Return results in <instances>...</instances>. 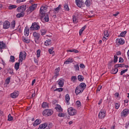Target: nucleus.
I'll return each mask as SVG.
<instances>
[{
    "label": "nucleus",
    "instance_id": "60",
    "mask_svg": "<svg viewBox=\"0 0 129 129\" xmlns=\"http://www.w3.org/2000/svg\"><path fill=\"white\" fill-rule=\"evenodd\" d=\"M32 97H35V96H36V94H35V91L33 92V91H32Z\"/></svg>",
    "mask_w": 129,
    "mask_h": 129
},
{
    "label": "nucleus",
    "instance_id": "48",
    "mask_svg": "<svg viewBox=\"0 0 129 129\" xmlns=\"http://www.w3.org/2000/svg\"><path fill=\"white\" fill-rule=\"evenodd\" d=\"M76 71H79V65L76 64L74 66Z\"/></svg>",
    "mask_w": 129,
    "mask_h": 129
},
{
    "label": "nucleus",
    "instance_id": "51",
    "mask_svg": "<svg viewBox=\"0 0 129 129\" xmlns=\"http://www.w3.org/2000/svg\"><path fill=\"white\" fill-rule=\"evenodd\" d=\"M114 63H116L117 62V59H118V57L117 56H116V55H115L114 56Z\"/></svg>",
    "mask_w": 129,
    "mask_h": 129
},
{
    "label": "nucleus",
    "instance_id": "18",
    "mask_svg": "<svg viewBox=\"0 0 129 129\" xmlns=\"http://www.w3.org/2000/svg\"><path fill=\"white\" fill-rule=\"evenodd\" d=\"M48 126V124L47 123H44L39 125V127L38 129H45Z\"/></svg>",
    "mask_w": 129,
    "mask_h": 129
},
{
    "label": "nucleus",
    "instance_id": "7",
    "mask_svg": "<svg viewBox=\"0 0 129 129\" xmlns=\"http://www.w3.org/2000/svg\"><path fill=\"white\" fill-rule=\"evenodd\" d=\"M26 6L25 5L21 6L17 9V12L19 13H24L26 11Z\"/></svg>",
    "mask_w": 129,
    "mask_h": 129
},
{
    "label": "nucleus",
    "instance_id": "14",
    "mask_svg": "<svg viewBox=\"0 0 129 129\" xmlns=\"http://www.w3.org/2000/svg\"><path fill=\"white\" fill-rule=\"evenodd\" d=\"M65 81L63 79H60L58 81V84L59 87H63L64 86V82Z\"/></svg>",
    "mask_w": 129,
    "mask_h": 129
},
{
    "label": "nucleus",
    "instance_id": "46",
    "mask_svg": "<svg viewBox=\"0 0 129 129\" xmlns=\"http://www.w3.org/2000/svg\"><path fill=\"white\" fill-rule=\"evenodd\" d=\"M14 119V118L13 117V116H12V115H11V114H10L8 115V120L9 121H12V120H13Z\"/></svg>",
    "mask_w": 129,
    "mask_h": 129
},
{
    "label": "nucleus",
    "instance_id": "38",
    "mask_svg": "<svg viewBox=\"0 0 129 129\" xmlns=\"http://www.w3.org/2000/svg\"><path fill=\"white\" fill-rule=\"evenodd\" d=\"M40 32H41V35H42V36H44V35H46V33H47V30L42 29L40 30Z\"/></svg>",
    "mask_w": 129,
    "mask_h": 129
},
{
    "label": "nucleus",
    "instance_id": "16",
    "mask_svg": "<svg viewBox=\"0 0 129 129\" xmlns=\"http://www.w3.org/2000/svg\"><path fill=\"white\" fill-rule=\"evenodd\" d=\"M65 100H66V103H67V105H69L70 104V102H69L70 100V97L69 96V94L66 95Z\"/></svg>",
    "mask_w": 129,
    "mask_h": 129
},
{
    "label": "nucleus",
    "instance_id": "32",
    "mask_svg": "<svg viewBox=\"0 0 129 129\" xmlns=\"http://www.w3.org/2000/svg\"><path fill=\"white\" fill-rule=\"evenodd\" d=\"M63 8L64 11H67V12H69V11H70V9H69V7H68V5H67V4L64 5Z\"/></svg>",
    "mask_w": 129,
    "mask_h": 129
},
{
    "label": "nucleus",
    "instance_id": "52",
    "mask_svg": "<svg viewBox=\"0 0 129 129\" xmlns=\"http://www.w3.org/2000/svg\"><path fill=\"white\" fill-rule=\"evenodd\" d=\"M128 69H126L124 70H123L122 71H121L120 72V75H123V74H124V73H125V72H126L127 71Z\"/></svg>",
    "mask_w": 129,
    "mask_h": 129
},
{
    "label": "nucleus",
    "instance_id": "29",
    "mask_svg": "<svg viewBox=\"0 0 129 129\" xmlns=\"http://www.w3.org/2000/svg\"><path fill=\"white\" fill-rule=\"evenodd\" d=\"M60 10H61L60 5H59L56 8H54V13H55V14H56V13H59V11H60Z\"/></svg>",
    "mask_w": 129,
    "mask_h": 129
},
{
    "label": "nucleus",
    "instance_id": "41",
    "mask_svg": "<svg viewBox=\"0 0 129 129\" xmlns=\"http://www.w3.org/2000/svg\"><path fill=\"white\" fill-rule=\"evenodd\" d=\"M125 34H126V31H123L118 35V37H124Z\"/></svg>",
    "mask_w": 129,
    "mask_h": 129
},
{
    "label": "nucleus",
    "instance_id": "15",
    "mask_svg": "<svg viewBox=\"0 0 129 129\" xmlns=\"http://www.w3.org/2000/svg\"><path fill=\"white\" fill-rule=\"evenodd\" d=\"M83 91V90L82 89H81L79 86L77 87L75 90L76 95H78L79 93H82Z\"/></svg>",
    "mask_w": 129,
    "mask_h": 129
},
{
    "label": "nucleus",
    "instance_id": "53",
    "mask_svg": "<svg viewBox=\"0 0 129 129\" xmlns=\"http://www.w3.org/2000/svg\"><path fill=\"white\" fill-rule=\"evenodd\" d=\"M53 50H54V48L51 47L50 49H49L48 52L49 54H53Z\"/></svg>",
    "mask_w": 129,
    "mask_h": 129
},
{
    "label": "nucleus",
    "instance_id": "62",
    "mask_svg": "<svg viewBox=\"0 0 129 129\" xmlns=\"http://www.w3.org/2000/svg\"><path fill=\"white\" fill-rule=\"evenodd\" d=\"M10 72H9L10 74H11V75H14V71H13V70L10 69Z\"/></svg>",
    "mask_w": 129,
    "mask_h": 129
},
{
    "label": "nucleus",
    "instance_id": "31",
    "mask_svg": "<svg viewBox=\"0 0 129 129\" xmlns=\"http://www.w3.org/2000/svg\"><path fill=\"white\" fill-rule=\"evenodd\" d=\"M42 106L43 108H48L49 107V105L47 102H43Z\"/></svg>",
    "mask_w": 129,
    "mask_h": 129
},
{
    "label": "nucleus",
    "instance_id": "23",
    "mask_svg": "<svg viewBox=\"0 0 129 129\" xmlns=\"http://www.w3.org/2000/svg\"><path fill=\"white\" fill-rule=\"evenodd\" d=\"M6 48V43H4V42L0 41V50H2V49H5Z\"/></svg>",
    "mask_w": 129,
    "mask_h": 129
},
{
    "label": "nucleus",
    "instance_id": "55",
    "mask_svg": "<svg viewBox=\"0 0 129 129\" xmlns=\"http://www.w3.org/2000/svg\"><path fill=\"white\" fill-rule=\"evenodd\" d=\"M67 60L69 61L70 63H73V59L72 58H69Z\"/></svg>",
    "mask_w": 129,
    "mask_h": 129
},
{
    "label": "nucleus",
    "instance_id": "22",
    "mask_svg": "<svg viewBox=\"0 0 129 129\" xmlns=\"http://www.w3.org/2000/svg\"><path fill=\"white\" fill-rule=\"evenodd\" d=\"M117 72H118V69H117L116 68L112 69V70L110 71V73H111V74H116Z\"/></svg>",
    "mask_w": 129,
    "mask_h": 129
},
{
    "label": "nucleus",
    "instance_id": "4",
    "mask_svg": "<svg viewBox=\"0 0 129 129\" xmlns=\"http://www.w3.org/2000/svg\"><path fill=\"white\" fill-rule=\"evenodd\" d=\"M30 29L33 31H38V30H40V25H39V23H37V22H34L32 23Z\"/></svg>",
    "mask_w": 129,
    "mask_h": 129
},
{
    "label": "nucleus",
    "instance_id": "63",
    "mask_svg": "<svg viewBox=\"0 0 129 129\" xmlns=\"http://www.w3.org/2000/svg\"><path fill=\"white\" fill-rule=\"evenodd\" d=\"M73 52H74V53H79V51L76 49H73Z\"/></svg>",
    "mask_w": 129,
    "mask_h": 129
},
{
    "label": "nucleus",
    "instance_id": "21",
    "mask_svg": "<svg viewBox=\"0 0 129 129\" xmlns=\"http://www.w3.org/2000/svg\"><path fill=\"white\" fill-rule=\"evenodd\" d=\"M33 37L35 38L36 40H39L40 38V34L35 32L33 33Z\"/></svg>",
    "mask_w": 129,
    "mask_h": 129
},
{
    "label": "nucleus",
    "instance_id": "36",
    "mask_svg": "<svg viewBox=\"0 0 129 129\" xmlns=\"http://www.w3.org/2000/svg\"><path fill=\"white\" fill-rule=\"evenodd\" d=\"M13 9H17V6L16 5H10L9 6V10H13Z\"/></svg>",
    "mask_w": 129,
    "mask_h": 129
},
{
    "label": "nucleus",
    "instance_id": "24",
    "mask_svg": "<svg viewBox=\"0 0 129 129\" xmlns=\"http://www.w3.org/2000/svg\"><path fill=\"white\" fill-rule=\"evenodd\" d=\"M51 44H52V42H51V40H50V39H48V40H46V41H45V43H44V45L45 46H50V45H51Z\"/></svg>",
    "mask_w": 129,
    "mask_h": 129
},
{
    "label": "nucleus",
    "instance_id": "49",
    "mask_svg": "<svg viewBox=\"0 0 129 129\" xmlns=\"http://www.w3.org/2000/svg\"><path fill=\"white\" fill-rule=\"evenodd\" d=\"M56 109H58V110H59V111L61 112L63 111V109H62V108L61 107V106L58 105L56 107Z\"/></svg>",
    "mask_w": 129,
    "mask_h": 129
},
{
    "label": "nucleus",
    "instance_id": "25",
    "mask_svg": "<svg viewBox=\"0 0 129 129\" xmlns=\"http://www.w3.org/2000/svg\"><path fill=\"white\" fill-rule=\"evenodd\" d=\"M25 16V13L24 12H21L20 13H18L17 14L16 17L17 18H23Z\"/></svg>",
    "mask_w": 129,
    "mask_h": 129
},
{
    "label": "nucleus",
    "instance_id": "6",
    "mask_svg": "<svg viewBox=\"0 0 129 129\" xmlns=\"http://www.w3.org/2000/svg\"><path fill=\"white\" fill-rule=\"evenodd\" d=\"M75 3L78 8H83L84 7L83 0H75Z\"/></svg>",
    "mask_w": 129,
    "mask_h": 129
},
{
    "label": "nucleus",
    "instance_id": "59",
    "mask_svg": "<svg viewBox=\"0 0 129 129\" xmlns=\"http://www.w3.org/2000/svg\"><path fill=\"white\" fill-rule=\"evenodd\" d=\"M59 72H60V69L59 68H57L55 70V73H59Z\"/></svg>",
    "mask_w": 129,
    "mask_h": 129
},
{
    "label": "nucleus",
    "instance_id": "10",
    "mask_svg": "<svg viewBox=\"0 0 129 129\" xmlns=\"http://www.w3.org/2000/svg\"><path fill=\"white\" fill-rule=\"evenodd\" d=\"M11 26V23L8 21H6L3 23V29H9Z\"/></svg>",
    "mask_w": 129,
    "mask_h": 129
},
{
    "label": "nucleus",
    "instance_id": "45",
    "mask_svg": "<svg viewBox=\"0 0 129 129\" xmlns=\"http://www.w3.org/2000/svg\"><path fill=\"white\" fill-rule=\"evenodd\" d=\"M104 35L105 37H108V36H109V34H108V30H105L104 31Z\"/></svg>",
    "mask_w": 129,
    "mask_h": 129
},
{
    "label": "nucleus",
    "instance_id": "33",
    "mask_svg": "<svg viewBox=\"0 0 129 129\" xmlns=\"http://www.w3.org/2000/svg\"><path fill=\"white\" fill-rule=\"evenodd\" d=\"M76 80H77V77L74 76H72L71 77V81H73L74 83H75L76 82Z\"/></svg>",
    "mask_w": 129,
    "mask_h": 129
},
{
    "label": "nucleus",
    "instance_id": "13",
    "mask_svg": "<svg viewBox=\"0 0 129 129\" xmlns=\"http://www.w3.org/2000/svg\"><path fill=\"white\" fill-rule=\"evenodd\" d=\"M129 113V110L128 109H124L121 112V116H126L127 114Z\"/></svg>",
    "mask_w": 129,
    "mask_h": 129
},
{
    "label": "nucleus",
    "instance_id": "50",
    "mask_svg": "<svg viewBox=\"0 0 129 129\" xmlns=\"http://www.w3.org/2000/svg\"><path fill=\"white\" fill-rule=\"evenodd\" d=\"M58 116L59 117H64V116H65V114H64V113H59Z\"/></svg>",
    "mask_w": 129,
    "mask_h": 129
},
{
    "label": "nucleus",
    "instance_id": "47",
    "mask_svg": "<svg viewBox=\"0 0 129 129\" xmlns=\"http://www.w3.org/2000/svg\"><path fill=\"white\" fill-rule=\"evenodd\" d=\"M76 104L78 107H80V106H81V102H80V101H77L76 102Z\"/></svg>",
    "mask_w": 129,
    "mask_h": 129
},
{
    "label": "nucleus",
    "instance_id": "56",
    "mask_svg": "<svg viewBox=\"0 0 129 129\" xmlns=\"http://www.w3.org/2000/svg\"><path fill=\"white\" fill-rule=\"evenodd\" d=\"M115 108H116V109H118V108H119V105L118 104V103L115 104Z\"/></svg>",
    "mask_w": 129,
    "mask_h": 129
},
{
    "label": "nucleus",
    "instance_id": "34",
    "mask_svg": "<svg viewBox=\"0 0 129 129\" xmlns=\"http://www.w3.org/2000/svg\"><path fill=\"white\" fill-rule=\"evenodd\" d=\"M73 22L75 24L78 23V20H77V18H76V16L73 17Z\"/></svg>",
    "mask_w": 129,
    "mask_h": 129
},
{
    "label": "nucleus",
    "instance_id": "28",
    "mask_svg": "<svg viewBox=\"0 0 129 129\" xmlns=\"http://www.w3.org/2000/svg\"><path fill=\"white\" fill-rule=\"evenodd\" d=\"M21 62H16L15 64V69H16V70L17 71H18V70H19V69L20 68V63Z\"/></svg>",
    "mask_w": 129,
    "mask_h": 129
},
{
    "label": "nucleus",
    "instance_id": "9",
    "mask_svg": "<svg viewBox=\"0 0 129 129\" xmlns=\"http://www.w3.org/2000/svg\"><path fill=\"white\" fill-rule=\"evenodd\" d=\"M38 5L37 4H33L32 6H31L29 8V11L30 13H32V12H34L35 10L37 9Z\"/></svg>",
    "mask_w": 129,
    "mask_h": 129
},
{
    "label": "nucleus",
    "instance_id": "26",
    "mask_svg": "<svg viewBox=\"0 0 129 129\" xmlns=\"http://www.w3.org/2000/svg\"><path fill=\"white\" fill-rule=\"evenodd\" d=\"M78 80L79 81H80V82H82V81L84 80V77H83L82 75H79L78 76Z\"/></svg>",
    "mask_w": 129,
    "mask_h": 129
},
{
    "label": "nucleus",
    "instance_id": "19",
    "mask_svg": "<svg viewBox=\"0 0 129 129\" xmlns=\"http://www.w3.org/2000/svg\"><path fill=\"white\" fill-rule=\"evenodd\" d=\"M41 123V119H37L33 123V126H37Z\"/></svg>",
    "mask_w": 129,
    "mask_h": 129
},
{
    "label": "nucleus",
    "instance_id": "1",
    "mask_svg": "<svg viewBox=\"0 0 129 129\" xmlns=\"http://www.w3.org/2000/svg\"><path fill=\"white\" fill-rule=\"evenodd\" d=\"M47 12V7L42 6L40 9V14L42 21L44 22H49V13H46Z\"/></svg>",
    "mask_w": 129,
    "mask_h": 129
},
{
    "label": "nucleus",
    "instance_id": "39",
    "mask_svg": "<svg viewBox=\"0 0 129 129\" xmlns=\"http://www.w3.org/2000/svg\"><path fill=\"white\" fill-rule=\"evenodd\" d=\"M11 27L12 29H15V27H16V21H13L11 23Z\"/></svg>",
    "mask_w": 129,
    "mask_h": 129
},
{
    "label": "nucleus",
    "instance_id": "3",
    "mask_svg": "<svg viewBox=\"0 0 129 129\" xmlns=\"http://www.w3.org/2000/svg\"><path fill=\"white\" fill-rule=\"evenodd\" d=\"M68 112L71 116L76 115V114H77V111L76 109H74L72 107L68 109Z\"/></svg>",
    "mask_w": 129,
    "mask_h": 129
},
{
    "label": "nucleus",
    "instance_id": "61",
    "mask_svg": "<svg viewBox=\"0 0 129 129\" xmlns=\"http://www.w3.org/2000/svg\"><path fill=\"white\" fill-rule=\"evenodd\" d=\"M101 88H102V86H99L97 88V91H100V89H101Z\"/></svg>",
    "mask_w": 129,
    "mask_h": 129
},
{
    "label": "nucleus",
    "instance_id": "17",
    "mask_svg": "<svg viewBox=\"0 0 129 129\" xmlns=\"http://www.w3.org/2000/svg\"><path fill=\"white\" fill-rule=\"evenodd\" d=\"M79 87H80V88L82 90H83V91H84V89H85L86 88V84L84 83H81Z\"/></svg>",
    "mask_w": 129,
    "mask_h": 129
},
{
    "label": "nucleus",
    "instance_id": "43",
    "mask_svg": "<svg viewBox=\"0 0 129 129\" xmlns=\"http://www.w3.org/2000/svg\"><path fill=\"white\" fill-rule=\"evenodd\" d=\"M119 67H123V64H117L115 65V68H119Z\"/></svg>",
    "mask_w": 129,
    "mask_h": 129
},
{
    "label": "nucleus",
    "instance_id": "40",
    "mask_svg": "<svg viewBox=\"0 0 129 129\" xmlns=\"http://www.w3.org/2000/svg\"><path fill=\"white\" fill-rule=\"evenodd\" d=\"M10 62H12L13 63L15 62V56H14V55H11L10 56Z\"/></svg>",
    "mask_w": 129,
    "mask_h": 129
},
{
    "label": "nucleus",
    "instance_id": "30",
    "mask_svg": "<svg viewBox=\"0 0 129 129\" xmlns=\"http://www.w3.org/2000/svg\"><path fill=\"white\" fill-rule=\"evenodd\" d=\"M85 29H86V26H84L80 30V31H79L80 36H81L82 33L83 32V31H84Z\"/></svg>",
    "mask_w": 129,
    "mask_h": 129
},
{
    "label": "nucleus",
    "instance_id": "20",
    "mask_svg": "<svg viewBox=\"0 0 129 129\" xmlns=\"http://www.w3.org/2000/svg\"><path fill=\"white\" fill-rule=\"evenodd\" d=\"M30 34V29L28 28L25 27L24 30V35L26 37H28Z\"/></svg>",
    "mask_w": 129,
    "mask_h": 129
},
{
    "label": "nucleus",
    "instance_id": "12",
    "mask_svg": "<svg viewBox=\"0 0 129 129\" xmlns=\"http://www.w3.org/2000/svg\"><path fill=\"white\" fill-rule=\"evenodd\" d=\"M18 96H19V92L18 91H15L10 94V97H11V98H17Z\"/></svg>",
    "mask_w": 129,
    "mask_h": 129
},
{
    "label": "nucleus",
    "instance_id": "37",
    "mask_svg": "<svg viewBox=\"0 0 129 129\" xmlns=\"http://www.w3.org/2000/svg\"><path fill=\"white\" fill-rule=\"evenodd\" d=\"M22 40L24 43H26L27 44H29L30 43V40L27 39L26 38H23Z\"/></svg>",
    "mask_w": 129,
    "mask_h": 129
},
{
    "label": "nucleus",
    "instance_id": "5",
    "mask_svg": "<svg viewBox=\"0 0 129 129\" xmlns=\"http://www.w3.org/2000/svg\"><path fill=\"white\" fill-rule=\"evenodd\" d=\"M42 113L44 116H49L53 114V110L51 109H45L43 111Z\"/></svg>",
    "mask_w": 129,
    "mask_h": 129
},
{
    "label": "nucleus",
    "instance_id": "2",
    "mask_svg": "<svg viewBox=\"0 0 129 129\" xmlns=\"http://www.w3.org/2000/svg\"><path fill=\"white\" fill-rule=\"evenodd\" d=\"M26 56H27V53H26L25 51L20 52L19 54V62H23V60L26 59Z\"/></svg>",
    "mask_w": 129,
    "mask_h": 129
},
{
    "label": "nucleus",
    "instance_id": "57",
    "mask_svg": "<svg viewBox=\"0 0 129 129\" xmlns=\"http://www.w3.org/2000/svg\"><path fill=\"white\" fill-rule=\"evenodd\" d=\"M80 68H85V65H84V64L83 63H81L80 64Z\"/></svg>",
    "mask_w": 129,
    "mask_h": 129
},
{
    "label": "nucleus",
    "instance_id": "42",
    "mask_svg": "<svg viewBox=\"0 0 129 129\" xmlns=\"http://www.w3.org/2000/svg\"><path fill=\"white\" fill-rule=\"evenodd\" d=\"M54 91H58V92H61L63 91V88H59L55 89Z\"/></svg>",
    "mask_w": 129,
    "mask_h": 129
},
{
    "label": "nucleus",
    "instance_id": "54",
    "mask_svg": "<svg viewBox=\"0 0 129 129\" xmlns=\"http://www.w3.org/2000/svg\"><path fill=\"white\" fill-rule=\"evenodd\" d=\"M24 2H26V0H17L16 3L17 4H21V3H24Z\"/></svg>",
    "mask_w": 129,
    "mask_h": 129
},
{
    "label": "nucleus",
    "instance_id": "44",
    "mask_svg": "<svg viewBox=\"0 0 129 129\" xmlns=\"http://www.w3.org/2000/svg\"><path fill=\"white\" fill-rule=\"evenodd\" d=\"M10 82H11V78L8 77L6 80V84H10Z\"/></svg>",
    "mask_w": 129,
    "mask_h": 129
},
{
    "label": "nucleus",
    "instance_id": "27",
    "mask_svg": "<svg viewBox=\"0 0 129 129\" xmlns=\"http://www.w3.org/2000/svg\"><path fill=\"white\" fill-rule=\"evenodd\" d=\"M85 5L86 6V7L89 8L90 7V5H91L90 0H86L85 2Z\"/></svg>",
    "mask_w": 129,
    "mask_h": 129
},
{
    "label": "nucleus",
    "instance_id": "64",
    "mask_svg": "<svg viewBox=\"0 0 129 129\" xmlns=\"http://www.w3.org/2000/svg\"><path fill=\"white\" fill-rule=\"evenodd\" d=\"M64 64H70V62L68 60V59L64 61Z\"/></svg>",
    "mask_w": 129,
    "mask_h": 129
},
{
    "label": "nucleus",
    "instance_id": "58",
    "mask_svg": "<svg viewBox=\"0 0 129 129\" xmlns=\"http://www.w3.org/2000/svg\"><path fill=\"white\" fill-rule=\"evenodd\" d=\"M122 62H123V58H122L121 57H119V63H122Z\"/></svg>",
    "mask_w": 129,
    "mask_h": 129
},
{
    "label": "nucleus",
    "instance_id": "35",
    "mask_svg": "<svg viewBox=\"0 0 129 129\" xmlns=\"http://www.w3.org/2000/svg\"><path fill=\"white\" fill-rule=\"evenodd\" d=\"M36 53L37 58H39L40 56H41V50L38 49L36 51Z\"/></svg>",
    "mask_w": 129,
    "mask_h": 129
},
{
    "label": "nucleus",
    "instance_id": "8",
    "mask_svg": "<svg viewBox=\"0 0 129 129\" xmlns=\"http://www.w3.org/2000/svg\"><path fill=\"white\" fill-rule=\"evenodd\" d=\"M105 113H106V111L104 110H102L100 111L98 115L99 118H100V119L104 118V117H105Z\"/></svg>",
    "mask_w": 129,
    "mask_h": 129
},
{
    "label": "nucleus",
    "instance_id": "11",
    "mask_svg": "<svg viewBox=\"0 0 129 129\" xmlns=\"http://www.w3.org/2000/svg\"><path fill=\"white\" fill-rule=\"evenodd\" d=\"M116 44L117 45H123L124 44V40L122 38H117Z\"/></svg>",
    "mask_w": 129,
    "mask_h": 129
}]
</instances>
